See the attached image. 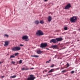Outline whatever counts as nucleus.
Masks as SVG:
<instances>
[{
    "label": "nucleus",
    "instance_id": "obj_27",
    "mask_svg": "<svg viewBox=\"0 0 80 80\" xmlns=\"http://www.w3.org/2000/svg\"><path fill=\"white\" fill-rule=\"evenodd\" d=\"M34 57H36V58L37 57H38V56L37 55H34Z\"/></svg>",
    "mask_w": 80,
    "mask_h": 80
},
{
    "label": "nucleus",
    "instance_id": "obj_15",
    "mask_svg": "<svg viewBox=\"0 0 80 80\" xmlns=\"http://www.w3.org/2000/svg\"><path fill=\"white\" fill-rule=\"evenodd\" d=\"M40 23H41V24H43L44 23V21L43 20H41L40 21Z\"/></svg>",
    "mask_w": 80,
    "mask_h": 80
},
{
    "label": "nucleus",
    "instance_id": "obj_35",
    "mask_svg": "<svg viewBox=\"0 0 80 80\" xmlns=\"http://www.w3.org/2000/svg\"><path fill=\"white\" fill-rule=\"evenodd\" d=\"M31 57H35V55L32 56Z\"/></svg>",
    "mask_w": 80,
    "mask_h": 80
},
{
    "label": "nucleus",
    "instance_id": "obj_29",
    "mask_svg": "<svg viewBox=\"0 0 80 80\" xmlns=\"http://www.w3.org/2000/svg\"><path fill=\"white\" fill-rule=\"evenodd\" d=\"M22 70H25V68H23L22 69Z\"/></svg>",
    "mask_w": 80,
    "mask_h": 80
},
{
    "label": "nucleus",
    "instance_id": "obj_9",
    "mask_svg": "<svg viewBox=\"0 0 80 80\" xmlns=\"http://www.w3.org/2000/svg\"><path fill=\"white\" fill-rule=\"evenodd\" d=\"M56 38V40L57 42H60L61 41H62L63 40V38Z\"/></svg>",
    "mask_w": 80,
    "mask_h": 80
},
{
    "label": "nucleus",
    "instance_id": "obj_7",
    "mask_svg": "<svg viewBox=\"0 0 80 80\" xmlns=\"http://www.w3.org/2000/svg\"><path fill=\"white\" fill-rule=\"evenodd\" d=\"M50 43H58V42L57 41V39H51L50 41Z\"/></svg>",
    "mask_w": 80,
    "mask_h": 80
},
{
    "label": "nucleus",
    "instance_id": "obj_4",
    "mask_svg": "<svg viewBox=\"0 0 80 80\" xmlns=\"http://www.w3.org/2000/svg\"><path fill=\"white\" fill-rule=\"evenodd\" d=\"M29 76L30 77L27 78V80H34L35 78V77H34L33 75H31Z\"/></svg>",
    "mask_w": 80,
    "mask_h": 80
},
{
    "label": "nucleus",
    "instance_id": "obj_37",
    "mask_svg": "<svg viewBox=\"0 0 80 80\" xmlns=\"http://www.w3.org/2000/svg\"><path fill=\"white\" fill-rule=\"evenodd\" d=\"M2 63V62H0V64H1Z\"/></svg>",
    "mask_w": 80,
    "mask_h": 80
},
{
    "label": "nucleus",
    "instance_id": "obj_36",
    "mask_svg": "<svg viewBox=\"0 0 80 80\" xmlns=\"http://www.w3.org/2000/svg\"><path fill=\"white\" fill-rule=\"evenodd\" d=\"M2 78H4V77H5V76H2Z\"/></svg>",
    "mask_w": 80,
    "mask_h": 80
},
{
    "label": "nucleus",
    "instance_id": "obj_24",
    "mask_svg": "<svg viewBox=\"0 0 80 80\" xmlns=\"http://www.w3.org/2000/svg\"><path fill=\"white\" fill-rule=\"evenodd\" d=\"M68 29V28L67 27H64V29L65 30H67Z\"/></svg>",
    "mask_w": 80,
    "mask_h": 80
},
{
    "label": "nucleus",
    "instance_id": "obj_19",
    "mask_svg": "<svg viewBox=\"0 0 80 80\" xmlns=\"http://www.w3.org/2000/svg\"><path fill=\"white\" fill-rule=\"evenodd\" d=\"M15 57L14 56L12 55L11 56L10 58H15Z\"/></svg>",
    "mask_w": 80,
    "mask_h": 80
},
{
    "label": "nucleus",
    "instance_id": "obj_2",
    "mask_svg": "<svg viewBox=\"0 0 80 80\" xmlns=\"http://www.w3.org/2000/svg\"><path fill=\"white\" fill-rule=\"evenodd\" d=\"M36 34L37 36H38V35H44L43 32L41 30H38L36 32Z\"/></svg>",
    "mask_w": 80,
    "mask_h": 80
},
{
    "label": "nucleus",
    "instance_id": "obj_22",
    "mask_svg": "<svg viewBox=\"0 0 80 80\" xmlns=\"http://www.w3.org/2000/svg\"><path fill=\"white\" fill-rule=\"evenodd\" d=\"M67 72L66 70H64L62 72V73H65V72Z\"/></svg>",
    "mask_w": 80,
    "mask_h": 80
},
{
    "label": "nucleus",
    "instance_id": "obj_26",
    "mask_svg": "<svg viewBox=\"0 0 80 80\" xmlns=\"http://www.w3.org/2000/svg\"><path fill=\"white\" fill-rule=\"evenodd\" d=\"M15 62H14L13 61H12V64H13L14 65L15 64Z\"/></svg>",
    "mask_w": 80,
    "mask_h": 80
},
{
    "label": "nucleus",
    "instance_id": "obj_18",
    "mask_svg": "<svg viewBox=\"0 0 80 80\" xmlns=\"http://www.w3.org/2000/svg\"><path fill=\"white\" fill-rule=\"evenodd\" d=\"M37 53L38 54H40V53H41V51H37Z\"/></svg>",
    "mask_w": 80,
    "mask_h": 80
},
{
    "label": "nucleus",
    "instance_id": "obj_17",
    "mask_svg": "<svg viewBox=\"0 0 80 80\" xmlns=\"http://www.w3.org/2000/svg\"><path fill=\"white\" fill-rule=\"evenodd\" d=\"M19 55V53L17 52L14 54L15 56H18Z\"/></svg>",
    "mask_w": 80,
    "mask_h": 80
},
{
    "label": "nucleus",
    "instance_id": "obj_23",
    "mask_svg": "<svg viewBox=\"0 0 80 80\" xmlns=\"http://www.w3.org/2000/svg\"><path fill=\"white\" fill-rule=\"evenodd\" d=\"M51 60H52L51 59H49V61H48L46 62V63H50V61H51Z\"/></svg>",
    "mask_w": 80,
    "mask_h": 80
},
{
    "label": "nucleus",
    "instance_id": "obj_38",
    "mask_svg": "<svg viewBox=\"0 0 80 80\" xmlns=\"http://www.w3.org/2000/svg\"><path fill=\"white\" fill-rule=\"evenodd\" d=\"M55 76H56V75H58V74H57V75H55Z\"/></svg>",
    "mask_w": 80,
    "mask_h": 80
},
{
    "label": "nucleus",
    "instance_id": "obj_13",
    "mask_svg": "<svg viewBox=\"0 0 80 80\" xmlns=\"http://www.w3.org/2000/svg\"><path fill=\"white\" fill-rule=\"evenodd\" d=\"M52 47L53 48H58V46L57 45H53L52 46Z\"/></svg>",
    "mask_w": 80,
    "mask_h": 80
},
{
    "label": "nucleus",
    "instance_id": "obj_10",
    "mask_svg": "<svg viewBox=\"0 0 80 80\" xmlns=\"http://www.w3.org/2000/svg\"><path fill=\"white\" fill-rule=\"evenodd\" d=\"M52 17L50 16H49L48 17V22H51V21H52Z\"/></svg>",
    "mask_w": 80,
    "mask_h": 80
},
{
    "label": "nucleus",
    "instance_id": "obj_32",
    "mask_svg": "<svg viewBox=\"0 0 80 80\" xmlns=\"http://www.w3.org/2000/svg\"><path fill=\"white\" fill-rule=\"evenodd\" d=\"M34 68H30V70H33V69H34Z\"/></svg>",
    "mask_w": 80,
    "mask_h": 80
},
{
    "label": "nucleus",
    "instance_id": "obj_11",
    "mask_svg": "<svg viewBox=\"0 0 80 80\" xmlns=\"http://www.w3.org/2000/svg\"><path fill=\"white\" fill-rule=\"evenodd\" d=\"M9 43V41H6L5 42V44H4V46L6 47V46H8V44Z\"/></svg>",
    "mask_w": 80,
    "mask_h": 80
},
{
    "label": "nucleus",
    "instance_id": "obj_1",
    "mask_svg": "<svg viewBox=\"0 0 80 80\" xmlns=\"http://www.w3.org/2000/svg\"><path fill=\"white\" fill-rule=\"evenodd\" d=\"M78 18L75 16L72 17L71 18L70 21L72 22V23H75L76 21L77 20Z\"/></svg>",
    "mask_w": 80,
    "mask_h": 80
},
{
    "label": "nucleus",
    "instance_id": "obj_21",
    "mask_svg": "<svg viewBox=\"0 0 80 80\" xmlns=\"http://www.w3.org/2000/svg\"><path fill=\"white\" fill-rule=\"evenodd\" d=\"M54 64H52L50 66V68H53V67H54Z\"/></svg>",
    "mask_w": 80,
    "mask_h": 80
},
{
    "label": "nucleus",
    "instance_id": "obj_16",
    "mask_svg": "<svg viewBox=\"0 0 80 80\" xmlns=\"http://www.w3.org/2000/svg\"><path fill=\"white\" fill-rule=\"evenodd\" d=\"M16 77H17V76L15 75L12 76L10 77V78H15Z\"/></svg>",
    "mask_w": 80,
    "mask_h": 80
},
{
    "label": "nucleus",
    "instance_id": "obj_6",
    "mask_svg": "<svg viewBox=\"0 0 80 80\" xmlns=\"http://www.w3.org/2000/svg\"><path fill=\"white\" fill-rule=\"evenodd\" d=\"M47 46V43H42L41 44L40 47L41 48H45Z\"/></svg>",
    "mask_w": 80,
    "mask_h": 80
},
{
    "label": "nucleus",
    "instance_id": "obj_34",
    "mask_svg": "<svg viewBox=\"0 0 80 80\" xmlns=\"http://www.w3.org/2000/svg\"><path fill=\"white\" fill-rule=\"evenodd\" d=\"M48 0H44V1L45 2H47V1H48Z\"/></svg>",
    "mask_w": 80,
    "mask_h": 80
},
{
    "label": "nucleus",
    "instance_id": "obj_12",
    "mask_svg": "<svg viewBox=\"0 0 80 80\" xmlns=\"http://www.w3.org/2000/svg\"><path fill=\"white\" fill-rule=\"evenodd\" d=\"M56 70L55 69H52L50 71H49L48 73H51L52 72H55Z\"/></svg>",
    "mask_w": 80,
    "mask_h": 80
},
{
    "label": "nucleus",
    "instance_id": "obj_3",
    "mask_svg": "<svg viewBox=\"0 0 80 80\" xmlns=\"http://www.w3.org/2000/svg\"><path fill=\"white\" fill-rule=\"evenodd\" d=\"M21 48L20 47H15L12 48V51H18L20 50Z\"/></svg>",
    "mask_w": 80,
    "mask_h": 80
},
{
    "label": "nucleus",
    "instance_id": "obj_31",
    "mask_svg": "<svg viewBox=\"0 0 80 80\" xmlns=\"http://www.w3.org/2000/svg\"><path fill=\"white\" fill-rule=\"evenodd\" d=\"M30 70V69H29L28 68L25 69V70Z\"/></svg>",
    "mask_w": 80,
    "mask_h": 80
},
{
    "label": "nucleus",
    "instance_id": "obj_8",
    "mask_svg": "<svg viewBox=\"0 0 80 80\" xmlns=\"http://www.w3.org/2000/svg\"><path fill=\"white\" fill-rule=\"evenodd\" d=\"M70 7H71V5L70 3H68L65 6V9L68 10V9H69Z\"/></svg>",
    "mask_w": 80,
    "mask_h": 80
},
{
    "label": "nucleus",
    "instance_id": "obj_14",
    "mask_svg": "<svg viewBox=\"0 0 80 80\" xmlns=\"http://www.w3.org/2000/svg\"><path fill=\"white\" fill-rule=\"evenodd\" d=\"M34 23L36 25H38V23H39V21H38V20L36 21Z\"/></svg>",
    "mask_w": 80,
    "mask_h": 80
},
{
    "label": "nucleus",
    "instance_id": "obj_25",
    "mask_svg": "<svg viewBox=\"0 0 80 80\" xmlns=\"http://www.w3.org/2000/svg\"><path fill=\"white\" fill-rule=\"evenodd\" d=\"M66 65L67 66V68L68 67H69V66H70V65H69V64H68V63H67Z\"/></svg>",
    "mask_w": 80,
    "mask_h": 80
},
{
    "label": "nucleus",
    "instance_id": "obj_5",
    "mask_svg": "<svg viewBox=\"0 0 80 80\" xmlns=\"http://www.w3.org/2000/svg\"><path fill=\"white\" fill-rule=\"evenodd\" d=\"M22 39L23 40H25L26 41H29V39H28V37L27 36H24L22 38Z\"/></svg>",
    "mask_w": 80,
    "mask_h": 80
},
{
    "label": "nucleus",
    "instance_id": "obj_20",
    "mask_svg": "<svg viewBox=\"0 0 80 80\" xmlns=\"http://www.w3.org/2000/svg\"><path fill=\"white\" fill-rule=\"evenodd\" d=\"M23 61L22 60H21L19 61V63L20 64H21V63H22V62Z\"/></svg>",
    "mask_w": 80,
    "mask_h": 80
},
{
    "label": "nucleus",
    "instance_id": "obj_28",
    "mask_svg": "<svg viewBox=\"0 0 80 80\" xmlns=\"http://www.w3.org/2000/svg\"><path fill=\"white\" fill-rule=\"evenodd\" d=\"M71 73H75V71H72L71 72Z\"/></svg>",
    "mask_w": 80,
    "mask_h": 80
},
{
    "label": "nucleus",
    "instance_id": "obj_33",
    "mask_svg": "<svg viewBox=\"0 0 80 80\" xmlns=\"http://www.w3.org/2000/svg\"><path fill=\"white\" fill-rule=\"evenodd\" d=\"M20 46L23 47V45L22 44H20Z\"/></svg>",
    "mask_w": 80,
    "mask_h": 80
},
{
    "label": "nucleus",
    "instance_id": "obj_39",
    "mask_svg": "<svg viewBox=\"0 0 80 80\" xmlns=\"http://www.w3.org/2000/svg\"><path fill=\"white\" fill-rule=\"evenodd\" d=\"M51 74H48V75H50Z\"/></svg>",
    "mask_w": 80,
    "mask_h": 80
},
{
    "label": "nucleus",
    "instance_id": "obj_30",
    "mask_svg": "<svg viewBox=\"0 0 80 80\" xmlns=\"http://www.w3.org/2000/svg\"><path fill=\"white\" fill-rule=\"evenodd\" d=\"M4 35H5V36H6V37H8V35H7V34H5Z\"/></svg>",
    "mask_w": 80,
    "mask_h": 80
}]
</instances>
